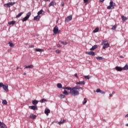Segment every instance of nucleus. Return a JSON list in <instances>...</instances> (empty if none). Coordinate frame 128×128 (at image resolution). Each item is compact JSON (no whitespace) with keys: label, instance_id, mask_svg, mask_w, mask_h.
Instances as JSON below:
<instances>
[{"label":"nucleus","instance_id":"nucleus-1","mask_svg":"<svg viewBox=\"0 0 128 128\" xmlns=\"http://www.w3.org/2000/svg\"><path fill=\"white\" fill-rule=\"evenodd\" d=\"M79 90H82V88L80 86L72 87L70 93L72 96H78V94H80V92L78 91Z\"/></svg>","mask_w":128,"mask_h":128},{"label":"nucleus","instance_id":"nucleus-2","mask_svg":"<svg viewBox=\"0 0 128 128\" xmlns=\"http://www.w3.org/2000/svg\"><path fill=\"white\" fill-rule=\"evenodd\" d=\"M116 6V4L114 3L112 1L110 2V6L107 7L108 10H112Z\"/></svg>","mask_w":128,"mask_h":128},{"label":"nucleus","instance_id":"nucleus-3","mask_svg":"<svg viewBox=\"0 0 128 128\" xmlns=\"http://www.w3.org/2000/svg\"><path fill=\"white\" fill-rule=\"evenodd\" d=\"M32 16V12H30L26 14V16L22 18V22H26L28 18H30V16Z\"/></svg>","mask_w":128,"mask_h":128},{"label":"nucleus","instance_id":"nucleus-4","mask_svg":"<svg viewBox=\"0 0 128 128\" xmlns=\"http://www.w3.org/2000/svg\"><path fill=\"white\" fill-rule=\"evenodd\" d=\"M53 32L54 34H58V26H55L53 29Z\"/></svg>","mask_w":128,"mask_h":128},{"label":"nucleus","instance_id":"nucleus-5","mask_svg":"<svg viewBox=\"0 0 128 128\" xmlns=\"http://www.w3.org/2000/svg\"><path fill=\"white\" fill-rule=\"evenodd\" d=\"M72 20V16H68L66 17L65 19V22H70Z\"/></svg>","mask_w":128,"mask_h":128},{"label":"nucleus","instance_id":"nucleus-6","mask_svg":"<svg viewBox=\"0 0 128 128\" xmlns=\"http://www.w3.org/2000/svg\"><path fill=\"white\" fill-rule=\"evenodd\" d=\"M28 108L30 110H38V106H29Z\"/></svg>","mask_w":128,"mask_h":128},{"label":"nucleus","instance_id":"nucleus-7","mask_svg":"<svg viewBox=\"0 0 128 128\" xmlns=\"http://www.w3.org/2000/svg\"><path fill=\"white\" fill-rule=\"evenodd\" d=\"M2 88L4 90H5V92H8V85H4Z\"/></svg>","mask_w":128,"mask_h":128},{"label":"nucleus","instance_id":"nucleus-8","mask_svg":"<svg viewBox=\"0 0 128 128\" xmlns=\"http://www.w3.org/2000/svg\"><path fill=\"white\" fill-rule=\"evenodd\" d=\"M0 128H8L6 124L0 122Z\"/></svg>","mask_w":128,"mask_h":128},{"label":"nucleus","instance_id":"nucleus-9","mask_svg":"<svg viewBox=\"0 0 128 128\" xmlns=\"http://www.w3.org/2000/svg\"><path fill=\"white\" fill-rule=\"evenodd\" d=\"M110 48V44L108 43L104 44L102 48L103 50H106V48Z\"/></svg>","mask_w":128,"mask_h":128},{"label":"nucleus","instance_id":"nucleus-10","mask_svg":"<svg viewBox=\"0 0 128 128\" xmlns=\"http://www.w3.org/2000/svg\"><path fill=\"white\" fill-rule=\"evenodd\" d=\"M86 54H89V56H94L96 53L94 52H86Z\"/></svg>","mask_w":128,"mask_h":128},{"label":"nucleus","instance_id":"nucleus-11","mask_svg":"<svg viewBox=\"0 0 128 128\" xmlns=\"http://www.w3.org/2000/svg\"><path fill=\"white\" fill-rule=\"evenodd\" d=\"M50 113V110L48 108H46L44 110V114L47 116H48V114Z\"/></svg>","mask_w":128,"mask_h":128},{"label":"nucleus","instance_id":"nucleus-12","mask_svg":"<svg viewBox=\"0 0 128 128\" xmlns=\"http://www.w3.org/2000/svg\"><path fill=\"white\" fill-rule=\"evenodd\" d=\"M115 70H116L118 72H122V67L117 66L115 68Z\"/></svg>","mask_w":128,"mask_h":128},{"label":"nucleus","instance_id":"nucleus-13","mask_svg":"<svg viewBox=\"0 0 128 128\" xmlns=\"http://www.w3.org/2000/svg\"><path fill=\"white\" fill-rule=\"evenodd\" d=\"M30 118H32V120H34L36 118V116L34 115V114H31L30 116Z\"/></svg>","mask_w":128,"mask_h":128},{"label":"nucleus","instance_id":"nucleus-14","mask_svg":"<svg viewBox=\"0 0 128 128\" xmlns=\"http://www.w3.org/2000/svg\"><path fill=\"white\" fill-rule=\"evenodd\" d=\"M40 16L38 15L37 16L34 17V20H40Z\"/></svg>","mask_w":128,"mask_h":128},{"label":"nucleus","instance_id":"nucleus-15","mask_svg":"<svg viewBox=\"0 0 128 128\" xmlns=\"http://www.w3.org/2000/svg\"><path fill=\"white\" fill-rule=\"evenodd\" d=\"M96 92H100V94H106V92L100 90V89H97L96 90Z\"/></svg>","mask_w":128,"mask_h":128},{"label":"nucleus","instance_id":"nucleus-16","mask_svg":"<svg viewBox=\"0 0 128 128\" xmlns=\"http://www.w3.org/2000/svg\"><path fill=\"white\" fill-rule=\"evenodd\" d=\"M76 84H86V82L84 81H80L78 82H77L76 83Z\"/></svg>","mask_w":128,"mask_h":128},{"label":"nucleus","instance_id":"nucleus-17","mask_svg":"<svg viewBox=\"0 0 128 128\" xmlns=\"http://www.w3.org/2000/svg\"><path fill=\"white\" fill-rule=\"evenodd\" d=\"M32 104H34V106H36V104H38V101L36 100H34L32 101Z\"/></svg>","mask_w":128,"mask_h":128},{"label":"nucleus","instance_id":"nucleus-18","mask_svg":"<svg viewBox=\"0 0 128 128\" xmlns=\"http://www.w3.org/2000/svg\"><path fill=\"white\" fill-rule=\"evenodd\" d=\"M44 14V10H41L38 12V15L40 16V14Z\"/></svg>","mask_w":128,"mask_h":128},{"label":"nucleus","instance_id":"nucleus-19","mask_svg":"<svg viewBox=\"0 0 128 128\" xmlns=\"http://www.w3.org/2000/svg\"><path fill=\"white\" fill-rule=\"evenodd\" d=\"M8 44H9L10 48H12L14 46V44H12V42H8Z\"/></svg>","mask_w":128,"mask_h":128},{"label":"nucleus","instance_id":"nucleus-20","mask_svg":"<svg viewBox=\"0 0 128 128\" xmlns=\"http://www.w3.org/2000/svg\"><path fill=\"white\" fill-rule=\"evenodd\" d=\"M16 2H8V5L9 8H10V6H14V4H15Z\"/></svg>","mask_w":128,"mask_h":128},{"label":"nucleus","instance_id":"nucleus-21","mask_svg":"<svg viewBox=\"0 0 128 128\" xmlns=\"http://www.w3.org/2000/svg\"><path fill=\"white\" fill-rule=\"evenodd\" d=\"M66 122V120H61V121L58 122V124L60 126V124H64V122Z\"/></svg>","mask_w":128,"mask_h":128},{"label":"nucleus","instance_id":"nucleus-22","mask_svg":"<svg viewBox=\"0 0 128 128\" xmlns=\"http://www.w3.org/2000/svg\"><path fill=\"white\" fill-rule=\"evenodd\" d=\"M122 22H126V20H128V18L124 16H122Z\"/></svg>","mask_w":128,"mask_h":128},{"label":"nucleus","instance_id":"nucleus-23","mask_svg":"<svg viewBox=\"0 0 128 128\" xmlns=\"http://www.w3.org/2000/svg\"><path fill=\"white\" fill-rule=\"evenodd\" d=\"M98 48L96 45L94 46L92 48H90V50H94Z\"/></svg>","mask_w":128,"mask_h":128},{"label":"nucleus","instance_id":"nucleus-24","mask_svg":"<svg viewBox=\"0 0 128 128\" xmlns=\"http://www.w3.org/2000/svg\"><path fill=\"white\" fill-rule=\"evenodd\" d=\"M44 50H42V49H40V48H35L34 49V52H44Z\"/></svg>","mask_w":128,"mask_h":128},{"label":"nucleus","instance_id":"nucleus-25","mask_svg":"<svg viewBox=\"0 0 128 128\" xmlns=\"http://www.w3.org/2000/svg\"><path fill=\"white\" fill-rule=\"evenodd\" d=\"M56 4V2L52 1L49 4V6H54Z\"/></svg>","mask_w":128,"mask_h":128},{"label":"nucleus","instance_id":"nucleus-26","mask_svg":"<svg viewBox=\"0 0 128 128\" xmlns=\"http://www.w3.org/2000/svg\"><path fill=\"white\" fill-rule=\"evenodd\" d=\"M72 88L70 87H64V90H70V92H72Z\"/></svg>","mask_w":128,"mask_h":128},{"label":"nucleus","instance_id":"nucleus-27","mask_svg":"<svg viewBox=\"0 0 128 128\" xmlns=\"http://www.w3.org/2000/svg\"><path fill=\"white\" fill-rule=\"evenodd\" d=\"M16 24V21L12 20L8 22V24H10V26L12 24Z\"/></svg>","mask_w":128,"mask_h":128},{"label":"nucleus","instance_id":"nucleus-28","mask_svg":"<svg viewBox=\"0 0 128 128\" xmlns=\"http://www.w3.org/2000/svg\"><path fill=\"white\" fill-rule=\"evenodd\" d=\"M124 70H128V64H126L125 66L122 68Z\"/></svg>","mask_w":128,"mask_h":128},{"label":"nucleus","instance_id":"nucleus-29","mask_svg":"<svg viewBox=\"0 0 128 128\" xmlns=\"http://www.w3.org/2000/svg\"><path fill=\"white\" fill-rule=\"evenodd\" d=\"M24 14V12H21L20 13H19L16 16V18H20V16H22V14Z\"/></svg>","mask_w":128,"mask_h":128},{"label":"nucleus","instance_id":"nucleus-30","mask_svg":"<svg viewBox=\"0 0 128 128\" xmlns=\"http://www.w3.org/2000/svg\"><path fill=\"white\" fill-rule=\"evenodd\" d=\"M34 68V66L30 65V66H26L25 67V68Z\"/></svg>","mask_w":128,"mask_h":128},{"label":"nucleus","instance_id":"nucleus-31","mask_svg":"<svg viewBox=\"0 0 128 128\" xmlns=\"http://www.w3.org/2000/svg\"><path fill=\"white\" fill-rule=\"evenodd\" d=\"M57 87L58 88H62V86L61 84L58 83L57 84Z\"/></svg>","mask_w":128,"mask_h":128},{"label":"nucleus","instance_id":"nucleus-32","mask_svg":"<svg viewBox=\"0 0 128 128\" xmlns=\"http://www.w3.org/2000/svg\"><path fill=\"white\" fill-rule=\"evenodd\" d=\"M2 104H5V106H6V104H8V102H6V100H2Z\"/></svg>","mask_w":128,"mask_h":128},{"label":"nucleus","instance_id":"nucleus-33","mask_svg":"<svg viewBox=\"0 0 128 128\" xmlns=\"http://www.w3.org/2000/svg\"><path fill=\"white\" fill-rule=\"evenodd\" d=\"M63 94H66V96L70 94V93H68V92L66 90H64V91L63 92Z\"/></svg>","mask_w":128,"mask_h":128},{"label":"nucleus","instance_id":"nucleus-34","mask_svg":"<svg viewBox=\"0 0 128 128\" xmlns=\"http://www.w3.org/2000/svg\"><path fill=\"white\" fill-rule=\"evenodd\" d=\"M59 42L60 43L64 45H66V44H68V42H62V40H60Z\"/></svg>","mask_w":128,"mask_h":128},{"label":"nucleus","instance_id":"nucleus-35","mask_svg":"<svg viewBox=\"0 0 128 128\" xmlns=\"http://www.w3.org/2000/svg\"><path fill=\"white\" fill-rule=\"evenodd\" d=\"M98 30H99L98 28H96L94 30L93 32H94V33L98 32Z\"/></svg>","mask_w":128,"mask_h":128},{"label":"nucleus","instance_id":"nucleus-36","mask_svg":"<svg viewBox=\"0 0 128 128\" xmlns=\"http://www.w3.org/2000/svg\"><path fill=\"white\" fill-rule=\"evenodd\" d=\"M48 102V100H46V99L42 98L40 101V102L42 103V102Z\"/></svg>","mask_w":128,"mask_h":128},{"label":"nucleus","instance_id":"nucleus-37","mask_svg":"<svg viewBox=\"0 0 128 128\" xmlns=\"http://www.w3.org/2000/svg\"><path fill=\"white\" fill-rule=\"evenodd\" d=\"M90 77L88 76H84V78H85L86 80H90Z\"/></svg>","mask_w":128,"mask_h":128},{"label":"nucleus","instance_id":"nucleus-38","mask_svg":"<svg viewBox=\"0 0 128 128\" xmlns=\"http://www.w3.org/2000/svg\"><path fill=\"white\" fill-rule=\"evenodd\" d=\"M60 98H66V96H64V94H60Z\"/></svg>","mask_w":128,"mask_h":128},{"label":"nucleus","instance_id":"nucleus-39","mask_svg":"<svg viewBox=\"0 0 128 128\" xmlns=\"http://www.w3.org/2000/svg\"><path fill=\"white\" fill-rule=\"evenodd\" d=\"M87 102L88 100H86V98H84L83 102V104H86V103Z\"/></svg>","mask_w":128,"mask_h":128},{"label":"nucleus","instance_id":"nucleus-40","mask_svg":"<svg viewBox=\"0 0 128 128\" xmlns=\"http://www.w3.org/2000/svg\"><path fill=\"white\" fill-rule=\"evenodd\" d=\"M90 0H84V4H88V2Z\"/></svg>","mask_w":128,"mask_h":128},{"label":"nucleus","instance_id":"nucleus-41","mask_svg":"<svg viewBox=\"0 0 128 128\" xmlns=\"http://www.w3.org/2000/svg\"><path fill=\"white\" fill-rule=\"evenodd\" d=\"M116 28V26L114 25L112 26V30H114Z\"/></svg>","mask_w":128,"mask_h":128},{"label":"nucleus","instance_id":"nucleus-42","mask_svg":"<svg viewBox=\"0 0 128 128\" xmlns=\"http://www.w3.org/2000/svg\"><path fill=\"white\" fill-rule=\"evenodd\" d=\"M96 60H102V57H101V56H98L96 58Z\"/></svg>","mask_w":128,"mask_h":128},{"label":"nucleus","instance_id":"nucleus-43","mask_svg":"<svg viewBox=\"0 0 128 128\" xmlns=\"http://www.w3.org/2000/svg\"><path fill=\"white\" fill-rule=\"evenodd\" d=\"M4 84L3 83L0 82V88H3L4 86Z\"/></svg>","mask_w":128,"mask_h":128},{"label":"nucleus","instance_id":"nucleus-44","mask_svg":"<svg viewBox=\"0 0 128 128\" xmlns=\"http://www.w3.org/2000/svg\"><path fill=\"white\" fill-rule=\"evenodd\" d=\"M4 6H5V8H9L8 3L4 4Z\"/></svg>","mask_w":128,"mask_h":128},{"label":"nucleus","instance_id":"nucleus-45","mask_svg":"<svg viewBox=\"0 0 128 128\" xmlns=\"http://www.w3.org/2000/svg\"><path fill=\"white\" fill-rule=\"evenodd\" d=\"M56 54H60V50H57L56 51Z\"/></svg>","mask_w":128,"mask_h":128},{"label":"nucleus","instance_id":"nucleus-46","mask_svg":"<svg viewBox=\"0 0 128 128\" xmlns=\"http://www.w3.org/2000/svg\"><path fill=\"white\" fill-rule=\"evenodd\" d=\"M74 76H76V78H78V74H75Z\"/></svg>","mask_w":128,"mask_h":128},{"label":"nucleus","instance_id":"nucleus-47","mask_svg":"<svg viewBox=\"0 0 128 128\" xmlns=\"http://www.w3.org/2000/svg\"><path fill=\"white\" fill-rule=\"evenodd\" d=\"M57 46H58V48H62V46H60V44H58L57 45Z\"/></svg>","mask_w":128,"mask_h":128},{"label":"nucleus","instance_id":"nucleus-48","mask_svg":"<svg viewBox=\"0 0 128 128\" xmlns=\"http://www.w3.org/2000/svg\"><path fill=\"white\" fill-rule=\"evenodd\" d=\"M100 2H104V0H100Z\"/></svg>","mask_w":128,"mask_h":128},{"label":"nucleus","instance_id":"nucleus-49","mask_svg":"<svg viewBox=\"0 0 128 128\" xmlns=\"http://www.w3.org/2000/svg\"><path fill=\"white\" fill-rule=\"evenodd\" d=\"M116 94V92H114V91H113L112 92V94Z\"/></svg>","mask_w":128,"mask_h":128},{"label":"nucleus","instance_id":"nucleus-50","mask_svg":"<svg viewBox=\"0 0 128 128\" xmlns=\"http://www.w3.org/2000/svg\"><path fill=\"white\" fill-rule=\"evenodd\" d=\"M110 97L112 96V94H110Z\"/></svg>","mask_w":128,"mask_h":128},{"label":"nucleus","instance_id":"nucleus-51","mask_svg":"<svg viewBox=\"0 0 128 128\" xmlns=\"http://www.w3.org/2000/svg\"><path fill=\"white\" fill-rule=\"evenodd\" d=\"M50 0H44V2H50Z\"/></svg>","mask_w":128,"mask_h":128},{"label":"nucleus","instance_id":"nucleus-52","mask_svg":"<svg viewBox=\"0 0 128 128\" xmlns=\"http://www.w3.org/2000/svg\"><path fill=\"white\" fill-rule=\"evenodd\" d=\"M30 48H34V46L32 45V46H30Z\"/></svg>","mask_w":128,"mask_h":128},{"label":"nucleus","instance_id":"nucleus-53","mask_svg":"<svg viewBox=\"0 0 128 128\" xmlns=\"http://www.w3.org/2000/svg\"><path fill=\"white\" fill-rule=\"evenodd\" d=\"M60 30H58V34H60Z\"/></svg>","mask_w":128,"mask_h":128},{"label":"nucleus","instance_id":"nucleus-54","mask_svg":"<svg viewBox=\"0 0 128 128\" xmlns=\"http://www.w3.org/2000/svg\"><path fill=\"white\" fill-rule=\"evenodd\" d=\"M23 74H24V76H26V73L24 72V73Z\"/></svg>","mask_w":128,"mask_h":128},{"label":"nucleus","instance_id":"nucleus-55","mask_svg":"<svg viewBox=\"0 0 128 128\" xmlns=\"http://www.w3.org/2000/svg\"><path fill=\"white\" fill-rule=\"evenodd\" d=\"M126 118H128V114L126 116Z\"/></svg>","mask_w":128,"mask_h":128},{"label":"nucleus","instance_id":"nucleus-56","mask_svg":"<svg viewBox=\"0 0 128 128\" xmlns=\"http://www.w3.org/2000/svg\"><path fill=\"white\" fill-rule=\"evenodd\" d=\"M48 12H50V10H47Z\"/></svg>","mask_w":128,"mask_h":128},{"label":"nucleus","instance_id":"nucleus-57","mask_svg":"<svg viewBox=\"0 0 128 128\" xmlns=\"http://www.w3.org/2000/svg\"><path fill=\"white\" fill-rule=\"evenodd\" d=\"M126 126H128V124H126Z\"/></svg>","mask_w":128,"mask_h":128},{"label":"nucleus","instance_id":"nucleus-58","mask_svg":"<svg viewBox=\"0 0 128 128\" xmlns=\"http://www.w3.org/2000/svg\"><path fill=\"white\" fill-rule=\"evenodd\" d=\"M18 68H18V67H17L16 70H18Z\"/></svg>","mask_w":128,"mask_h":128},{"label":"nucleus","instance_id":"nucleus-59","mask_svg":"<svg viewBox=\"0 0 128 128\" xmlns=\"http://www.w3.org/2000/svg\"><path fill=\"white\" fill-rule=\"evenodd\" d=\"M64 6V4H62V6Z\"/></svg>","mask_w":128,"mask_h":128},{"label":"nucleus","instance_id":"nucleus-60","mask_svg":"<svg viewBox=\"0 0 128 128\" xmlns=\"http://www.w3.org/2000/svg\"><path fill=\"white\" fill-rule=\"evenodd\" d=\"M105 122H106V120H104Z\"/></svg>","mask_w":128,"mask_h":128}]
</instances>
